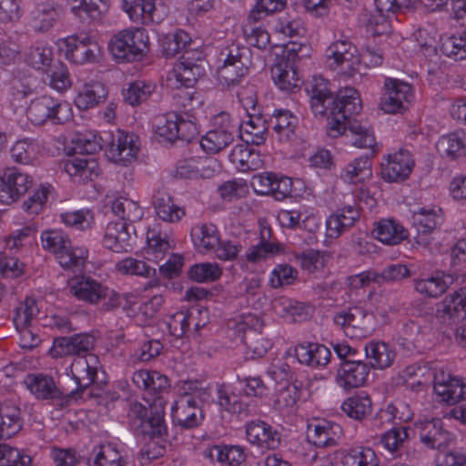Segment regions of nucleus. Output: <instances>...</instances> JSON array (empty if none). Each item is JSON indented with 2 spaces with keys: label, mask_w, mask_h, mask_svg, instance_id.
I'll use <instances>...</instances> for the list:
<instances>
[{
  "label": "nucleus",
  "mask_w": 466,
  "mask_h": 466,
  "mask_svg": "<svg viewBox=\"0 0 466 466\" xmlns=\"http://www.w3.org/2000/svg\"><path fill=\"white\" fill-rule=\"evenodd\" d=\"M310 106L314 115L328 114V134L332 137L342 135L347 128L351 134L352 144L360 148L371 147L375 144L373 130L351 118L362 109L360 94L353 87H346L337 96L328 88V83L312 89Z\"/></svg>",
  "instance_id": "obj_1"
},
{
  "label": "nucleus",
  "mask_w": 466,
  "mask_h": 466,
  "mask_svg": "<svg viewBox=\"0 0 466 466\" xmlns=\"http://www.w3.org/2000/svg\"><path fill=\"white\" fill-rule=\"evenodd\" d=\"M178 398L171 406V419L175 426L181 430L198 427L204 420L200 404L210 396L208 385L203 380H187L177 388Z\"/></svg>",
  "instance_id": "obj_2"
},
{
  "label": "nucleus",
  "mask_w": 466,
  "mask_h": 466,
  "mask_svg": "<svg viewBox=\"0 0 466 466\" xmlns=\"http://www.w3.org/2000/svg\"><path fill=\"white\" fill-rule=\"evenodd\" d=\"M147 31L143 27H130L116 33L108 42V51L117 63L142 60L149 51Z\"/></svg>",
  "instance_id": "obj_3"
},
{
  "label": "nucleus",
  "mask_w": 466,
  "mask_h": 466,
  "mask_svg": "<svg viewBox=\"0 0 466 466\" xmlns=\"http://www.w3.org/2000/svg\"><path fill=\"white\" fill-rule=\"evenodd\" d=\"M56 45L59 56L72 66L95 65L103 59L102 47L86 33L58 38Z\"/></svg>",
  "instance_id": "obj_4"
},
{
  "label": "nucleus",
  "mask_w": 466,
  "mask_h": 466,
  "mask_svg": "<svg viewBox=\"0 0 466 466\" xmlns=\"http://www.w3.org/2000/svg\"><path fill=\"white\" fill-rule=\"evenodd\" d=\"M40 239L43 248L53 253L65 269H81L88 258V250L84 247H73L68 236L62 230H45L41 233Z\"/></svg>",
  "instance_id": "obj_5"
},
{
  "label": "nucleus",
  "mask_w": 466,
  "mask_h": 466,
  "mask_svg": "<svg viewBox=\"0 0 466 466\" xmlns=\"http://www.w3.org/2000/svg\"><path fill=\"white\" fill-rule=\"evenodd\" d=\"M26 117L35 126L64 125L73 118L69 102L50 95L32 99L26 107Z\"/></svg>",
  "instance_id": "obj_6"
},
{
  "label": "nucleus",
  "mask_w": 466,
  "mask_h": 466,
  "mask_svg": "<svg viewBox=\"0 0 466 466\" xmlns=\"http://www.w3.org/2000/svg\"><path fill=\"white\" fill-rule=\"evenodd\" d=\"M376 314L384 317L386 310L379 307H376L374 310L353 307L338 312L334 316L333 321L346 337L360 339L369 337L376 329Z\"/></svg>",
  "instance_id": "obj_7"
},
{
  "label": "nucleus",
  "mask_w": 466,
  "mask_h": 466,
  "mask_svg": "<svg viewBox=\"0 0 466 466\" xmlns=\"http://www.w3.org/2000/svg\"><path fill=\"white\" fill-rule=\"evenodd\" d=\"M418 0H374L375 12L365 11L360 17V24L370 36L386 35L390 32V18L402 8H410Z\"/></svg>",
  "instance_id": "obj_8"
},
{
  "label": "nucleus",
  "mask_w": 466,
  "mask_h": 466,
  "mask_svg": "<svg viewBox=\"0 0 466 466\" xmlns=\"http://www.w3.org/2000/svg\"><path fill=\"white\" fill-rule=\"evenodd\" d=\"M260 319L252 313L241 315L234 323L233 333L246 346L253 359H260L273 347L271 339L265 338L258 329L261 328Z\"/></svg>",
  "instance_id": "obj_9"
},
{
  "label": "nucleus",
  "mask_w": 466,
  "mask_h": 466,
  "mask_svg": "<svg viewBox=\"0 0 466 466\" xmlns=\"http://www.w3.org/2000/svg\"><path fill=\"white\" fill-rule=\"evenodd\" d=\"M208 321L209 312L207 308L192 306L167 316L165 325L168 333L178 339L198 332Z\"/></svg>",
  "instance_id": "obj_10"
},
{
  "label": "nucleus",
  "mask_w": 466,
  "mask_h": 466,
  "mask_svg": "<svg viewBox=\"0 0 466 466\" xmlns=\"http://www.w3.org/2000/svg\"><path fill=\"white\" fill-rule=\"evenodd\" d=\"M325 57L328 66L339 75L351 77L359 72L360 53L347 39L331 43L325 51Z\"/></svg>",
  "instance_id": "obj_11"
},
{
  "label": "nucleus",
  "mask_w": 466,
  "mask_h": 466,
  "mask_svg": "<svg viewBox=\"0 0 466 466\" xmlns=\"http://www.w3.org/2000/svg\"><path fill=\"white\" fill-rule=\"evenodd\" d=\"M73 296L89 305H97L108 298L111 307L118 300V294L101 281L86 275H78L69 281Z\"/></svg>",
  "instance_id": "obj_12"
},
{
  "label": "nucleus",
  "mask_w": 466,
  "mask_h": 466,
  "mask_svg": "<svg viewBox=\"0 0 466 466\" xmlns=\"http://www.w3.org/2000/svg\"><path fill=\"white\" fill-rule=\"evenodd\" d=\"M103 135L110 141L106 142V155L109 161L123 167L136 161L140 148V141L137 135L121 129L115 133L104 132Z\"/></svg>",
  "instance_id": "obj_13"
},
{
  "label": "nucleus",
  "mask_w": 466,
  "mask_h": 466,
  "mask_svg": "<svg viewBox=\"0 0 466 466\" xmlns=\"http://www.w3.org/2000/svg\"><path fill=\"white\" fill-rule=\"evenodd\" d=\"M127 418L130 425L141 435L161 436L167 431L164 412L152 410L141 402L129 403Z\"/></svg>",
  "instance_id": "obj_14"
},
{
  "label": "nucleus",
  "mask_w": 466,
  "mask_h": 466,
  "mask_svg": "<svg viewBox=\"0 0 466 466\" xmlns=\"http://www.w3.org/2000/svg\"><path fill=\"white\" fill-rule=\"evenodd\" d=\"M212 128L200 139L201 148L208 154H216L227 147L237 133V124L227 112H220L212 119Z\"/></svg>",
  "instance_id": "obj_15"
},
{
  "label": "nucleus",
  "mask_w": 466,
  "mask_h": 466,
  "mask_svg": "<svg viewBox=\"0 0 466 466\" xmlns=\"http://www.w3.org/2000/svg\"><path fill=\"white\" fill-rule=\"evenodd\" d=\"M247 113V120L241 122L234 120L237 124V132L239 138L247 145H262L267 137L265 121L258 115L257 100L252 97L239 98Z\"/></svg>",
  "instance_id": "obj_16"
},
{
  "label": "nucleus",
  "mask_w": 466,
  "mask_h": 466,
  "mask_svg": "<svg viewBox=\"0 0 466 466\" xmlns=\"http://www.w3.org/2000/svg\"><path fill=\"white\" fill-rule=\"evenodd\" d=\"M413 96L411 85L397 78L386 77L380 107L388 114L401 113L408 109Z\"/></svg>",
  "instance_id": "obj_17"
},
{
  "label": "nucleus",
  "mask_w": 466,
  "mask_h": 466,
  "mask_svg": "<svg viewBox=\"0 0 466 466\" xmlns=\"http://www.w3.org/2000/svg\"><path fill=\"white\" fill-rule=\"evenodd\" d=\"M436 318L451 327L466 319V279L463 287L446 294L436 305Z\"/></svg>",
  "instance_id": "obj_18"
},
{
  "label": "nucleus",
  "mask_w": 466,
  "mask_h": 466,
  "mask_svg": "<svg viewBox=\"0 0 466 466\" xmlns=\"http://www.w3.org/2000/svg\"><path fill=\"white\" fill-rule=\"evenodd\" d=\"M123 10L137 24H159L167 15L168 8L160 0H123Z\"/></svg>",
  "instance_id": "obj_19"
},
{
  "label": "nucleus",
  "mask_w": 466,
  "mask_h": 466,
  "mask_svg": "<svg viewBox=\"0 0 466 466\" xmlns=\"http://www.w3.org/2000/svg\"><path fill=\"white\" fill-rule=\"evenodd\" d=\"M414 166L412 155L400 148L383 156L381 177L387 182H402L410 177Z\"/></svg>",
  "instance_id": "obj_20"
},
{
  "label": "nucleus",
  "mask_w": 466,
  "mask_h": 466,
  "mask_svg": "<svg viewBox=\"0 0 466 466\" xmlns=\"http://www.w3.org/2000/svg\"><path fill=\"white\" fill-rule=\"evenodd\" d=\"M101 369L99 358L93 353H86L83 356L74 358L69 371L76 383V390L70 393L76 398L77 393L83 392L87 387L92 385Z\"/></svg>",
  "instance_id": "obj_21"
},
{
  "label": "nucleus",
  "mask_w": 466,
  "mask_h": 466,
  "mask_svg": "<svg viewBox=\"0 0 466 466\" xmlns=\"http://www.w3.org/2000/svg\"><path fill=\"white\" fill-rule=\"evenodd\" d=\"M433 390L439 401L454 404L466 399V379L441 370L434 376Z\"/></svg>",
  "instance_id": "obj_22"
},
{
  "label": "nucleus",
  "mask_w": 466,
  "mask_h": 466,
  "mask_svg": "<svg viewBox=\"0 0 466 466\" xmlns=\"http://www.w3.org/2000/svg\"><path fill=\"white\" fill-rule=\"evenodd\" d=\"M31 184V177L19 168H6L0 177V204L14 203L28 190Z\"/></svg>",
  "instance_id": "obj_23"
},
{
  "label": "nucleus",
  "mask_w": 466,
  "mask_h": 466,
  "mask_svg": "<svg viewBox=\"0 0 466 466\" xmlns=\"http://www.w3.org/2000/svg\"><path fill=\"white\" fill-rule=\"evenodd\" d=\"M252 185L259 195H271L281 201L292 196L293 181L290 177L272 172L260 173L253 177Z\"/></svg>",
  "instance_id": "obj_24"
},
{
  "label": "nucleus",
  "mask_w": 466,
  "mask_h": 466,
  "mask_svg": "<svg viewBox=\"0 0 466 466\" xmlns=\"http://www.w3.org/2000/svg\"><path fill=\"white\" fill-rule=\"evenodd\" d=\"M245 433L248 442L260 451L276 450L281 442L280 432L261 420L248 421L245 425Z\"/></svg>",
  "instance_id": "obj_25"
},
{
  "label": "nucleus",
  "mask_w": 466,
  "mask_h": 466,
  "mask_svg": "<svg viewBox=\"0 0 466 466\" xmlns=\"http://www.w3.org/2000/svg\"><path fill=\"white\" fill-rule=\"evenodd\" d=\"M295 356L298 362L311 369L325 367L330 360L331 352L323 344L302 342L285 351L284 356Z\"/></svg>",
  "instance_id": "obj_26"
},
{
  "label": "nucleus",
  "mask_w": 466,
  "mask_h": 466,
  "mask_svg": "<svg viewBox=\"0 0 466 466\" xmlns=\"http://www.w3.org/2000/svg\"><path fill=\"white\" fill-rule=\"evenodd\" d=\"M63 167L75 184H86L99 175V165L93 156H70L65 160Z\"/></svg>",
  "instance_id": "obj_27"
},
{
  "label": "nucleus",
  "mask_w": 466,
  "mask_h": 466,
  "mask_svg": "<svg viewBox=\"0 0 466 466\" xmlns=\"http://www.w3.org/2000/svg\"><path fill=\"white\" fill-rule=\"evenodd\" d=\"M421 442L428 448L444 451L454 439V435L444 430L441 419L420 420L416 423Z\"/></svg>",
  "instance_id": "obj_28"
},
{
  "label": "nucleus",
  "mask_w": 466,
  "mask_h": 466,
  "mask_svg": "<svg viewBox=\"0 0 466 466\" xmlns=\"http://www.w3.org/2000/svg\"><path fill=\"white\" fill-rule=\"evenodd\" d=\"M370 366L363 360H343L338 369L336 382L345 390L362 387L368 381Z\"/></svg>",
  "instance_id": "obj_29"
},
{
  "label": "nucleus",
  "mask_w": 466,
  "mask_h": 466,
  "mask_svg": "<svg viewBox=\"0 0 466 466\" xmlns=\"http://www.w3.org/2000/svg\"><path fill=\"white\" fill-rule=\"evenodd\" d=\"M198 56L190 51H186L174 66L173 76L181 86L189 88L194 86L198 79L205 75V68L201 65V52Z\"/></svg>",
  "instance_id": "obj_30"
},
{
  "label": "nucleus",
  "mask_w": 466,
  "mask_h": 466,
  "mask_svg": "<svg viewBox=\"0 0 466 466\" xmlns=\"http://www.w3.org/2000/svg\"><path fill=\"white\" fill-rule=\"evenodd\" d=\"M179 104L185 112L177 113V139L190 142L198 134L196 118L189 112L195 108V103L199 106L200 101L195 97V93L181 91L177 94Z\"/></svg>",
  "instance_id": "obj_31"
},
{
  "label": "nucleus",
  "mask_w": 466,
  "mask_h": 466,
  "mask_svg": "<svg viewBox=\"0 0 466 466\" xmlns=\"http://www.w3.org/2000/svg\"><path fill=\"white\" fill-rule=\"evenodd\" d=\"M135 232L133 225L123 220L108 222L103 245L113 252H127L132 248V232Z\"/></svg>",
  "instance_id": "obj_32"
},
{
  "label": "nucleus",
  "mask_w": 466,
  "mask_h": 466,
  "mask_svg": "<svg viewBox=\"0 0 466 466\" xmlns=\"http://www.w3.org/2000/svg\"><path fill=\"white\" fill-rule=\"evenodd\" d=\"M341 435V426L331 420H317L308 424V440L316 447L334 446Z\"/></svg>",
  "instance_id": "obj_33"
},
{
  "label": "nucleus",
  "mask_w": 466,
  "mask_h": 466,
  "mask_svg": "<svg viewBox=\"0 0 466 466\" xmlns=\"http://www.w3.org/2000/svg\"><path fill=\"white\" fill-rule=\"evenodd\" d=\"M365 357L370 369L383 370L390 368L397 356L393 345L380 339H371L365 344Z\"/></svg>",
  "instance_id": "obj_34"
},
{
  "label": "nucleus",
  "mask_w": 466,
  "mask_h": 466,
  "mask_svg": "<svg viewBox=\"0 0 466 466\" xmlns=\"http://www.w3.org/2000/svg\"><path fill=\"white\" fill-rule=\"evenodd\" d=\"M145 258L155 263L164 259L171 249L168 235L161 230L159 224H153L147 228Z\"/></svg>",
  "instance_id": "obj_35"
},
{
  "label": "nucleus",
  "mask_w": 466,
  "mask_h": 466,
  "mask_svg": "<svg viewBox=\"0 0 466 466\" xmlns=\"http://www.w3.org/2000/svg\"><path fill=\"white\" fill-rule=\"evenodd\" d=\"M454 282V277L441 270L414 280L415 290L428 298H438L444 294Z\"/></svg>",
  "instance_id": "obj_36"
},
{
  "label": "nucleus",
  "mask_w": 466,
  "mask_h": 466,
  "mask_svg": "<svg viewBox=\"0 0 466 466\" xmlns=\"http://www.w3.org/2000/svg\"><path fill=\"white\" fill-rule=\"evenodd\" d=\"M27 390L41 400H60L63 392L56 385L52 377L42 373L28 374L25 379Z\"/></svg>",
  "instance_id": "obj_37"
},
{
  "label": "nucleus",
  "mask_w": 466,
  "mask_h": 466,
  "mask_svg": "<svg viewBox=\"0 0 466 466\" xmlns=\"http://www.w3.org/2000/svg\"><path fill=\"white\" fill-rule=\"evenodd\" d=\"M271 76L275 86L286 93L299 91L303 84L299 71L289 60L276 64L271 69Z\"/></svg>",
  "instance_id": "obj_38"
},
{
  "label": "nucleus",
  "mask_w": 466,
  "mask_h": 466,
  "mask_svg": "<svg viewBox=\"0 0 466 466\" xmlns=\"http://www.w3.org/2000/svg\"><path fill=\"white\" fill-rule=\"evenodd\" d=\"M360 216V209L355 206L348 205L339 208L326 220L327 236L331 238H339L359 220Z\"/></svg>",
  "instance_id": "obj_39"
},
{
  "label": "nucleus",
  "mask_w": 466,
  "mask_h": 466,
  "mask_svg": "<svg viewBox=\"0 0 466 466\" xmlns=\"http://www.w3.org/2000/svg\"><path fill=\"white\" fill-rule=\"evenodd\" d=\"M95 343V338L88 333L76 334L69 339L63 338L56 339L50 351L54 358L62 357L66 354H76L82 356L81 353L87 352Z\"/></svg>",
  "instance_id": "obj_40"
},
{
  "label": "nucleus",
  "mask_w": 466,
  "mask_h": 466,
  "mask_svg": "<svg viewBox=\"0 0 466 466\" xmlns=\"http://www.w3.org/2000/svg\"><path fill=\"white\" fill-rule=\"evenodd\" d=\"M106 96L107 91L104 84L99 81H89L78 88L74 103L79 110H88L102 103Z\"/></svg>",
  "instance_id": "obj_41"
},
{
  "label": "nucleus",
  "mask_w": 466,
  "mask_h": 466,
  "mask_svg": "<svg viewBox=\"0 0 466 466\" xmlns=\"http://www.w3.org/2000/svg\"><path fill=\"white\" fill-rule=\"evenodd\" d=\"M132 381L138 389L146 390L154 399L170 386L167 377L157 370H137L133 373Z\"/></svg>",
  "instance_id": "obj_42"
},
{
  "label": "nucleus",
  "mask_w": 466,
  "mask_h": 466,
  "mask_svg": "<svg viewBox=\"0 0 466 466\" xmlns=\"http://www.w3.org/2000/svg\"><path fill=\"white\" fill-rule=\"evenodd\" d=\"M21 409L11 402L0 404V441L17 434L23 428Z\"/></svg>",
  "instance_id": "obj_43"
},
{
  "label": "nucleus",
  "mask_w": 466,
  "mask_h": 466,
  "mask_svg": "<svg viewBox=\"0 0 466 466\" xmlns=\"http://www.w3.org/2000/svg\"><path fill=\"white\" fill-rule=\"evenodd\" d=\"M342 466H379L380 461L374 450L368 446H353L339 451Z\"/></svg>",
  "instance_id": "obj_44"
},
{
  "label": "nucleus",
  "mask_w": 466,
  "mask_h": 466,
  "mask_svg": "<svg viewBox=\"0 0 466 466\" xmlns=\"http://www.w3.org/2000/svg\"><path fill=\"white\" fill-rule=\"evenodd\" d=\"M380 283V276L374 270H366L359 274L351 275L347 279V284L350 294L366 296L369 303L372 305L373 290L376 285Z\"/></svg>",
  "instance_id": "obj_45"
},
{
  "label": "nucleus",
  "mask_w": 466,
  "mask_h": 466,
  "mask_svg": "<svg viewBox=\"0 0 466 466\" xmlns=\"http://www.w3.org/2000/svg\"><path fill=\"white\" fill-rule=\"evenodd\" d=\"M116 268L119 273L123 275L151 279L149 281L150 287H157L160 285V280L157 278V269L148 265L144 260L133 257H127L116 263Z\"/></svg>",
  "instance_id": "obj_46"
},
{
  "label": "nucleus",
  "mask_w": 466,
  "mask_h": 466,
  "mask_svg": "<svg viewBox=\"0 0 466 466\" xmlns=\"http://www.w3.org/2000/svg\"><path fill=\"white\" fill-rule=\"evenodd\" d=\"M250 66L249 61H237L233 64L216 62V72L219 83L228 88L240 84L248 75Z\"/></svg>",
  "instance_id": "obj_47"
},
{
  "label": "nucleus",
  "mask_w": 466,
  "mask_h": 466,
  "mask_svg": "<svg viewBox=\"0 0 466 466\" xmlns=\"http://www.w3.org/2000/svg\"><path fill=\"white\" fill-rule=\"evenodd\" d=\"M208 456L219 463L239 466L246 461V449L240 445L216 444L208 449Z\"/></svg>",
  "instance_id": "obj_48"
},
{
  "label": "nucleus",
  "mask_w": 466,
  "mask_h": 466,
  "mask_svg": "<svg viewBox=\"0 0 466 466\" xmlns=\"http://www.w3.org/2000/svg\"><path fill=\"white\" fill-rule=\"evenodd\" d=\"M437 150L451 159H457L466 156V133L455 130L441 136L436 144Z\"/></svg>",
  "instance_id": "obj_49"
},
{
  "label": "nucleus",
  "mask_w": 466,
  "mask_h": 466,
  "mask_svg": "<svg viewBox=\"0 0 466 466\" xmlns=\"http://www.w3.org/2000/svg\"><path fill=\"white\" fill-rule=\"evenodd\" d=\"M298 117L288 109H275L269 119V125L280 141L289 140L295 133Z\"/></svg>",
  "instance_id": "obj_50"
},
{
  "label": "nucleus",
  "mask_w": 466,
  "mask_h": 466,
  "mask_svg": "<svg viewBox=\"0 0 466 466\" xmlns=\"http://www.w3.org/2000/svg\"><path fill=\"white\" fill-rule=\"evenodd\" d=\"M412 226L422 234L431 233L442 222L441 209L435 207H423L412 211Z\"/></svg>",
  "instance_id": "obj_51"
},
{
  "label": "nucleus",
  "mask_w": 466,
  "mask_h": 466,
  "mask_svg": "<svg viewBox=\"0 0 466 466\" xmlns=\"http://www.w3.org/2000/svg\"><path fill=\"white\" fill-rule=\"evenodd\" d=\"M374 234L379 241L386 245H397L408 237V232L404 227L392 218L380 220Z\"/></svg>",
  "instance_id": "obj_52"
},
{
  "label": "nucleus",
  "mask_w": 466,
  "mask_h": 466,
  "mask_svg": "<svg viewBox=\"0 0 466 466\" xmlns=\"http://www.w3.org/2000/svg\"><path fill=\"white\" fill-rule=\"evenodd\" d=\"M412 417L413 411L410 406L400 400L389 403L377 413V418L381 423L401 424L410 421Z\"/></svg>",
  "instance_id": "obj_53"
},
{
  "label": "nucleus",
  "mask_w": 466,
  "mask_h": 466,
  "mask_svg": "<svg viewBox=\"0 0 466 466\" xmlns=\"http://www.w3.org/2000/svg\"><path fill=\"white\" fill-rule=\"evenodd\" d=\"M91 466H125V459L116 444L106 442L95 448L89 459Z\"/></svg>",
  "instance_id": "obj_54"
},
{
  "label": "nucleus",
  "mask_w": 466,
  "mask_h": 466,
  "mask_svg": "<svg viewBox=\"0 0 466 466\" xmlns=\"http://www.w3.org/2000/svg\"><path fill=\"white\" fill-rule=\"evenodd\" d=\"M109 0H71V12L81 20L99 19L107 11Z\"/></svg>",
  "instance_id": "obj_55"
},
{
  "label": "nucleus",
  "mask_w": 466,
  "mask_h": 466,
  "mask_svg": "<svg viewBox=\"0 0 466 466\" xmlns=\"http://www.w3.org/2000/svg\"><path fill=\"white\" fill-rule=\"evenodd\" d=\"M371 158L360 156L348 164L341 172V178L350 184L362 183L371 177Z\"/></svg>",
  "instance_id": "obj_56"
},
{
  "label": "nucleus",
  "mask_w": 466,
  "mask_h": 466,
  "mask_svg": "<svg viewBox=\"0 0 466 466\" xmlns=\"http://www.w3.org/2000/svg\"><path fill=\"white\" fill-rule=\"evenodd\" d=\"M274 309L278 314L285 318H290L294 322L303 321L310 316L309 306L286 297L275 300Z\"/></svg>",
  "instance_id": "obj_57"
},
{
  "label": "nucleus",
  "mask_w": 466,
  "mask_h": 466,
  "mask_svg": "<svg viewBox=\"0 0 466 466\" xmlns=\"http://www.w3.org/2000/svg\"><path fill=\"white\" fill-rule=\"evenodd\" d=\"M107 138L96 131H86L78 133L74 140L75 149L79 155L92 156L100 151L104 147H106Z\"/></svg>",
  "instance_id": "obj_58"
},
{
  "label": "nucleus",
  "mask_w": 466,
  "mask_h": 466,
  "mask_svg": "<svg viewBox=\"0 0 466 466\" xmlns=\"http://www.w3.org/2000/svg\"><path fill=\"white\" fill-rule=\"evenodd\" d=\"M112 211L118 218L117 220L133 224L139 221L144 211L137 202L125 197L116 198L112 203Z\"/></svg>",
  "instance_id": "obj_59"
},
{
  "label": "nucleus",
  "mask_w": 466,
  "mask_h": 466,
  "mask_svg": "<svg viewBox=\"0 0 466 466\" xmlns=\"http://www.w3.org/2000/svg\"><path fill=\"white\" fill-rule=\"evenodd\" d=\"M167 435V432L163 433L161 436L143 435L148 441L143 445L137 455V461L140 465L146 466L152 461L164 455Z\"/></svg>",
  "instance_id": "obj_60"
},
{
  "label": "nucleus",
  "mask_w": 466,
  "mask_h": 466,
  "mask_svg": "<svg viewBox=\"0 0 466 466\" xmlns=\"http://www.w3.org/2000/svg\"><path fill=\"white\" fill-rule=\"evenodd\" d=\"M441 51L454 61L466 59V31L441 38Z\"/></svg>",
  "instance_id": "obj_61"
},
{
  "label": "nucleus",
  "mask_w": 466,
  "mask_h": 466,
  "mask_svg": "<svg viewBox=\"0 0 466 466\" xmlns=\"http://www.w3.org/2000/svg\"><path fill=\"white\" fill-rule=\"evenodd\" d=\"M218 404L223 410L231 414L248 415L249 412L248 404L231 392L226 385L218 388Z\"/></svg>",
  "instance_id": "obj_62"
},
{
  "label": "nucleus",
  "mask_w": 466,
  "mask_h": 466,
  "mask_svg": "<svg viewBox=\"0 0 466 466\" xmlns=\"http://www.w3.org/2000/svg\"><path fill=\"white\" fill-rule=\"evenodd\" d=\"M58 18L57 10L49 4H40L31 13V26L38 32L48 31Z\"/></svg>",
  "instance_id": "obj_63"
},
{
  "label": "nucleus",
  "mask_w": 466,
  "mask_h": 466,
  "mask_svg": "<svg viewBox=\"0 0 466 466\" xmlns=\"http://www.w3.org/2000/svg\"><path fill=\"white\" fill-rule=\"evenodd\" d=\"M41 147L34 138L17 140L11 148L12 158L21 164H33L40 154Z\"/></svg>",
  "instance_id": "obj_64"
}]
</instances>
